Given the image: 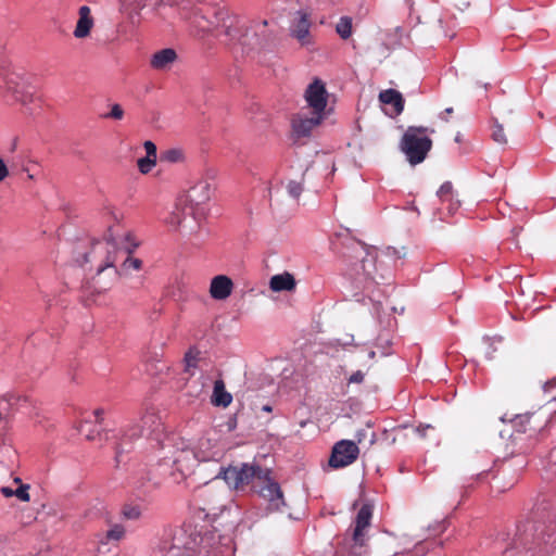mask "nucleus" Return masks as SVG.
Listing matches in <instances>:
<instances>
[{
	"mask_svg": "<svg viewBox=\"0 0 556 556\" xmlns=\"http://www.w3.org/2000/svg\"><path fill=\"white\" fill-rule=\"evenodd\" d=\"M304 190L303 179L300 181L290 180L287 184L288 194L293 199H299Z\"/></svg>",
	"mask_w": 556,
	"mask_h": 556,
	"instance_id": "nucleus-30",
	"label": "nucleus"
},
{
	"mask_svg": "<svg viewBox=\"0 0 556 556\" xmlns=\"http://www.w3.org/2000/svg\"><path fill=\"white\" fill-rule=\"evenodd\" d=\"M379 100L381 103L391 105L393 114L400 115L404 110V99L400 91L395 89L382 90L379 93Z\"/></svg>",
	"mask_w": 556,
	"mask_h": 556,
	"instance_id": "nucleus-20",
	"label": "nucleus"
},
{
	"mask_svg": "<svg viewBox=\"0 0 556 556\" xmlns=\"http://www.w3.org/2000/svg\"><path fill=\"white\" fill-rule=\"evenodd\" d=\"M176 60V51L172 48H165L152 54L150 65L155 71H167Z\"/></svg>",
	"mask_w": 556,
	"mask_h": 556,
	"instance_id": "nucleus-17",
	"label": "nucleus"
},
{
	"mask_svg": "<svg viewBox=\"0 0 556 556\" xmlns=\"http://www.w3.org/2000/svg\"><path fill=\"white\" fill-rule=\"evenodd\" d=\"M9 176V168L4 161L0 157V182Z\"/></svg>",
	"mask_w": 556,
	"mask_h": 556,
	"instance_id": "nucleus-43",
	"label": "nucleus"
},
{
	"mask_svg": "<svg viewBox=\"0 0 556 556\" xmlns=\"http://www.w3.org/2000/svg\"><path fill=\"white\" fill-rule=\"evenodd\" d=\"M375 264H376V257L369 253H367L366 257L362 260V267H363L365 275L368 276L372 280H376V276L368 268V265L375 267Z\"/></svg>",
	"mask_w": 556,
	"mask_h": 556,
	"instance_id": "nucleus-32",
	"label": "nucleus"
},
{
	"mask_svg": "<svg viewBox=\"0 0 556 556\" xmlns=\"http://www.w3.org/2000/svg\"><path fill=\"white\" fill-rule=\"evenodd\" d=\"M427 131L426 127L409 126L402 137L400 148L410 165L424 162L432 148Z\"/></svg>",
	"mask_w": 556,
	"mask_h": 556,
	"instance_id": "nucleus-4",
	"label": "nucleus"
},
{
	"mask_svg": "<svg viewBox=\"0 0 556 556\" xmlns=\"http://www.w3.org/2000/svg\"><path fill=\"white\" fill-rule=\"evenodd\" d=\"M191 24L198 28L199 33L216 29L217 36L225 37V42L229 46L254 49L262 45V38L256 34L250 22L237 15H231L224 10L216 11L214 20H208L202 14L201 10L197 9L191 18Z\"/></svg>",
	"mask_w": 556,
	"mask_h": 556,
	"instance_id": "nucleus-1",
	"label": "nucleus"
},
{
	"mask_svg": "<svg viewBox=\"0 0 556 556\" xmlns=\"http://www.w3.org/2000/svg\"><path fill=\"white\" fill-rule=\"evenodd\" d=\"M214 191L215 185L213 180L201 178L190 187L187 194L182 198L189 204L192 219L197 226L205 218L207 213L206 205L211 201Z\"/></svg>",
	"mask_w": 556,
	"mask_h": 556,
	"instance_id": "nucleus-7",
	"label": "nucleus"
},
{
	"mask_svg": "<svg viewBox=\"0 0 556 556\" xmlns=\"http://www.w3.org/2000/svg\"><path fill=\"white\" fill-rule=\"evenodd\" d=\"M364 379H365V372L362 371V370H356L355 372H353L349 379H348V382L351 384V383H356V384H359L362 382H364Z\"/></svg>",
	"mask_w": 556,
	"mask_h": 556,
	"instance_id": "nucleus-39",
	"label": "nucleus"
},
{
	"mask_svg": "<svg viewBox=\"0 0 556 556\" xmlns=\"http://www.w3.org/2000/svg\"><path fill=\"white\" fill-rule=\"evenodd\" d=\"M119 254H125V251L122 250L116 238L109 237L94 241L78 263L80 266L89 264L90 269L96 271L94 279L100 278L101 274L109 269L110 281L100 286L101 289H108L118 278L119 273L115 264L119 260Z\"/></svg>",
	"mask_w": 556,
	"mask_h": 556,
	"instance_id": "nucleus-2",
	"label": "nucleus"
},
{
	"mask_svg": "<svg viewBox=\"0 0 556 556\" xmlns=\"http://www.w3.org/2000/svg\"><path fill=\"white\" fill-rule=\"evenodd\" d=\"M268 473H270L268 468H262L255 463H243L240 467L222 468L215 479L222 478L231 490H239L254 479L258 482L261 479H266Z\"/></svg>",
	"mask_w": 556,
	"mask_h": 556,
	"instance_id": "nucleus-5",
	"label": "nucleus"
},
{
	"mask_svg": "<svg viewBox=\"0 0 556 556\" xmlns=\"http://www.w3.org/2000/svg\"><path fill=\"white\" fill-rule=\"evenodd\" d=\"M429 530L432 531L433 535L444 532L446 530V520L435 521L429 526Z\"/></svg>",
	"mask_w": 556,
	"mask_h": 556,
	"instance_id": "nucleus-38",
	"label": "nucleus"
},
{
	"mask_svg": "<svg viewBox=\"0 0 556 556\" xmlns=\"http://www.w3.org/2000/svg\"><path fill=\"white\" fill-rule=\"evenodd\" d=\"M311 27L309 15L303 11H298L289 27L290 36L303 47L312 46L314 45V38L311 34Z\"/></svg>",
	"mask_w": 556,
	"mask_h": 556,
	"instance_id": "nucleus-12",
	"label": "nucleus"
},
{
	"mask_svg": "<svg viewBox=\"0 0 556 556\" xmlns=\"http://www.w3.org/2000/svg\"><path fill=\"white\" fill-rule=\"evenodd\" d=\"M124 437L129 439L147 437L156 441L162 447L165 446V441H173V438L165 434L162 418L155 408H147L140 417L139 424L129 428Z\"/></svg>",
	"mask_w": 556,
	"mask_h": 556,
	"instance_id": "nucleus-6",
	"label": "nucleus"
},
{
	"mask_svg": "<svg viewBox=\"0 0 556 556\" xmlns=\"http://www.w3.org/2000/svg\"><path fill=\"white\" fill-rule=\"evenodd\" d=\"M492 139L498 144L507 143V138L504 132V128L497 122L494 123L493 128H492Z\"/></svg>",
	"mask_w": 556,
	"mask_h": 556,
	"instance_id": "nucleus-31",
	"label": "nucleus"
},
{
	"mask_svg": "<svg viewBox=\"0 0 556 556\" xmlns=\"http://www.w3.org/2000/svg\"><path fill=\"white\" fill-rule=\"evenodd\" d=\"M264 409L267 410V412H270V407L269 406H265Z\"/></svg>",
	"mask_w": 556,
	"mask_h": 556,
	"instance_id": "nucleus-51",
	"label": "nucleus"
},
{
	"mask_svg": "<svg viewBox=\"0 0 556 556\" xmlns=\"http://www.w3.org/2000/svg\"><path fill=\"white\" fill-rule=\"evenodd\" d=\"M296 287L295 278L292 274L285 271L274 275L269 279V288L274 292L293 291Z\"/></svg>",
	"mask_w": 556,
	"mask_h": 556,
	"instance_id": "nucleus-19",
	"label": "nucleus"
},
{
	"mask_svg": "<svg viewBox=\"0 0 556 556\" xmlns=\"http://www.w3.org/2000/svg\"><path fill=\"white\" fill-rule=\"evenodd\" d=\"M172 462L178 471L185 473L189 471L195 463L194 453L187 447L179 448L172 457Z\"/></svg>",
	"mask_w": 556,
	"mask_h": 556,
	"instance_id": "nucleus-18",
	"label": "nucleus"
},
{
	"mask_svg": "<svg viewBox=\"0 0 556 556\" xmlns=\"http://www.w3.org/2000/svg\"><path fill=\"white\" fill-rule=\"evenodd\" d=\"M235 289V283L227 275H217L211 279L208 293L215 301H225Z\"/></svg>",
	"mask_w": 556,
	"mask_h": 556,
	"instance_id": "nucleus-14",
	"label": "nucleus"
},
{
	"mask_svg": "<svg viewBox=\"0 0 556 556\" xmlns=\"http://www.w3.org/2000/svg\"><path fill=\"white\" fill-rule=\"evenodd\" d=\"M156 164V157L144 156L137 161L138 169L141 174H148Z\"/></svg>",
	"mask_w": 556,
	"mask_h": 556,
	"instance_id": "nucleus-29",
	"label": "nucleus"
},
{
	"mask_svg": "<svg viewBox=\"0 0 556 556\" xmlns=\"http://www.w3.org/2000/svg\"><path fill=\"white\" fill-rule=\"evenodd\" d=\"M125 528L122 525H113L105 533L106 542L121 541L125 536Z\"/></svg>",
	"mask_w": 556,
	"mask_h": 556,
	"instance_id": "nucleus-27",
	"label": "nucleus"
},
{
	"mask_svg": "<svg viewBox=\"0 0 556 556\" xmlns=\"http://www.w3.org/2000/svg\"><path fill=\"white\" fill-rule=\"evenodd\" d=\"M188 215H191L189 204L185 202L182 198H179L175 203L173 211L165 218V223L173 229L186 228L184 223Z\"/></svg>",
	"mask_w": 556,
	"mask_h": 556,
	"instance_id": "nucleus-15",
	"label": "nucleus"
},
{
	"mask_svg": "<svg viewBox=\"0 0 556 556\" xmlns=\"http://www.w3.org/2000/svg\"><path fill=\"white\" fill-rule=\"evenodd\" d=\"M129 442H126V441H123L122 443H116L115 445V460L117 464L121 463V457H122V454L124 451H126L124 448V446L128 445Z\"/></svg>",
	"mask_w": 556,
	"mask_h": 556,
	"instance_id": "nucleus-42",
	"label": "nucleus"
},
{
	"mask_svg": "<svg viewBox=\"0 0 556 556\" xmlns=\"http://www.w3.org/2000/svg\"><path fill=\"white\" fill-rule=\"evenodd\" d=\"M78 21L73 35L77 39L87 38L94 26V20L91 16V10L88 5H83L78 10Z\"/></svg>",
	"mask_w": 556,
	"mask_h": 556,
	"instance_id": "nucleus-16",
	"label": "nucleus"
},
{
	"mask_svg": "<svg viewBox=\"0 0 556 556\" xmlns=\"http://www.w3.org/2000/svg\"><path fill=\"white\" fill-rule=\"evenodd\" d=\"M359 454L358 445L351 440L338 441L331 451L329 466L339 469L353 464Z\"/></svg>",
	"mask_w": 556,
	"mask_h": 556,
	"instance_id": "nucleus-9",
	"label": "nucleus"
},
{
	"mask_svg": "<svg viewBox=\"0 0 556 556\" xmlns=\"http://www.w3.org/2000/svg\"><path fill=\"white\" fill-rule=\"evenodd\" d=\"M327 117L320 114L311 112V115L305 113H298L291 119V127L293 135L296 138L309 137L312 131L319 126Z\"/></svg>",
	"mask_w": 556,
	"mask_h": 556,
	"instance_id": "nucleus-13",
	"label": "nucleus"
},
{
	"mask_svg": "<svg viewBox=\"0 0 556 556\" xmlns=\"http://www.w3.org/2000/svg\"><path fill=\"white\" fill-rule=\"evenodd\" d=\"M444 113L445 114H452L453 113V108L445 109V111L441 114V118L446 121V118L443 116Z\"/></svg>",
	"mask_w": 556,
	"mask_h": 556,
	"instance_id": "nucleus-47",
	"label": "nucleus"
},
{
	"mask_svg": "<svg viewBox=\"0 0 556 556\" xmlns=\"http://www.w3.org/2000/svg\"><path fill=\"white\" fill-rule=\"evenodd\" d=\"M161 162H166L169 164L182 162L185 159L184 152L181 149L172 148L165 150L161 153Z\"/></svg>",
	"mask_w": 556,
	"mask_h": 556,
	"instance_id": "nucleus-23",
	"label": "nucleus"
},
{
	"mask_svg": "<svg viewBox=\"0 0 556 556\" xmlns=\"http://www.w3.org/2000/svg\"><path fill=\"white\" fill-rule=\"evenodd\" d=\"M28 490V484H21L16 490H14V496H16L22 502H29L30 496Z\"/></svg>",
	"mask_w": 556,
	"mask_h": 556,
	"instance_id": "nucleus-35",
	"label": "nucleus"
},
{
	"mask_svg": "<svg viewBox=\"0 0 556 556\" xmlns=\"http://www.w3.org/2000/svg\"><path fill=\"white\" fill-rule=\"evenodd\" d=\"M336 31L342 39H349L352 35V18L349 16L340 17Z\"/></svg>",
	"mask_w": 556,
	"mask_h": 556,
	"instance_id": "nucleus-24",
	"label": "nucleus"
},
{
	"mask_svg": "<svg viewBox=\"0 0 556 556\" xmlns=\"http://www.w3.org/2000/svg\"><path fill=\"white\" fill-rule=\"evenodd\" d=\"M429 428H430V426L418 427L417 431L420 433L421 437H424L426 434V430L429 429Z\"/></svg>",
	"mask_w": 556,
	"mask_h": 556,
	"instance_id": "nucleus-46",
	"label": "nucleus"
},
{
	"mask_svg": "<svg viewBox=\"0 0 556 556\" xmlns=\"http://www.w3.org/2000/svg\"><path fill=\"white\" fill-rule=\"evenodd\" d=\"M125 251V254H119V260H123L122 267L124 270L134 269L139 270L142 266V262L139 258H134L130 256L131 250L127 248H122Z\"/></svg>",
	"mask_w": 556,
	"mask_h": 556,
	"instance_id": "nucleus-22",
	"label": "nucleus"
},
{
	"mask_svg": "<svg viewBox=\"0 0 556 556\" xmlns=\"http://www.w3.org/2000/svg\"><path fill=\"white\" fill-rule=\"evenodd\" d=\"M304 100L312 112L326 117L328 116V91L321 79L314 78V80L306 87L304 91Z\"/></svg>",
	"mask_w": 556,
	"mask_h": 556,
	"instance_id": "nucleus-8",
	"label": "nucleus"
},
{
	"mask_svg": "<svg viewBox=\"0 0 556 556\" xmlns=\"http://www.w3.org/2000/svg\"><path fill=\"white\" fill-rule=\"evenodd\" d=\"M103 413H104V412H103V409H100V408L96 409V410H94V416H96V418H97V419H99V418H100V416H102V415H103Z\"/></svg>",
	"mask_w": 556,
	"mask_h": 556,
	"instance_id": "nucleus-48",
	"label": "nucleus"
},
{
	"mask_svg": "<svg viewBox=\"0 0 556 556\" xmlns=\"http://www.w3.org/2000/svg\"><path fill=\"white\" fill-rule=\"evenodd\" d=\"M439 199L442 203H445V201H452L454 195L453 192V186L450 181H445L440 189L437 192Z\"/></svg>",
	"mask_w": 556,
	"mask_h": 556,
	"instance_id": "nucleus-28",
	"label": "nucleus"
},
{
	"mask_svg": "<svg viewBox=\"0 0 556 556\" xmlns=\"http://www.w3.org/2000/svg\"><path fill=\"white\" fill-rule=\"evenodd\" d=\"M0 492L1 494L4 496V497H12L14 496V490H12L11 488L9 486H2L0 489Z\"/></svg>",
	"mask_w": 556,
	"mask_h": 556,
	"instance_id": "nucleus-44",
	"label": "nucleus"
},
{
	"mask_svg": "<svg viewBox=\"0 0 556 556\" xmlns=\"http://www.w3.org/2000/svg\"><path fill=\"white\" fill-rule=\"evenodd\" d=\"M543 391L549 400H556V377L545 382Z\"/></svg>",
	"mask_w": 556,
	"mask_h": 556,
	"instance_id": "nucleus-34",
	"label": "nucleus"
},
{
	"mask_svg": "<svg viewBox=\"0 0 556 556\" xmlns=\"http://www.w3.org/2000/svg\"><path fill=\"white\" fill-rule=\"evenodd\" d=\"M143 147H144V150H146V153H147L146 156H151V157H156L157 159V156H156V146L152 141H150V140L146 141L143 143Z\"/></svg>",
	"mask_w": 556,
	"mask_h": 556,
	"instance_id": "nucleus-41",
	"label": "nucleus"
},
{
	"mask_svg": "<svg viewBox=\"0 0 556 556\" xmlns=\"http://www.w3.org/2000/svg\"><path fill=\"white\" fill-rule=\"evenodd\" d=\"M141 515L142 511L139 505L126 504L122 508V517L126 520L136 521Z\"/></svg>",
	"mask_w": 556,
	"mask_h": 556,
	"instance_id": "nucleus-26",
	"label": "nucleus"
},
{
	"mask_svg": "<svg viewBox=\"0 0 556 556\" xmlns=\"http://www.w3.org/2000/svg\"><path fill=\"white\" fill-rule=\"evenodd\" d=\"M368 356H369L370 358H374V357L376 356L375 351H370V352H369V354H368Z\"/></svg>",
	"mask_w": 556,
	"mask_h": 556,
	"instance_id": "nucleus-49",
	"label": "nucleus"
},
{
	"mask_svg": "<svg viewBox=\"0 0 556 556\" xmlns=\"http://www.w3.org/2000/svg\"><path fill=\"white\" fill-rule=\"evenodd\" d=\"M5 90L12 94L13 99L23 105L34 102L33 88L17 74H9L4 78Z\"/></svg>",
	"mask_w": 556,
	"mask_h": 556,
	"instance_id": "nucleus-11",
	"label": "nucleus"
},
{
	"mask_svg": "<svg viewBox=\"0 0 556 556\" xmlns=\"http://www.w3.org/2000/svg\"><path fill=\"white\" fill-rule=\"evenodd\" d=\"M186 362L188 366H193L195 363V358L191 357L189 354L186 355Z\"/></svg>",
	"mask_w": 556,
	"mask_h": 556,
	"instance_id": "nucleus-45",
	"label": "nucleus"
},
{
	"mask_svg": "<svg viewBox=\"0 0 556 556\" xmlns=\"http://www.w3.org/2000/svg\"><path fill=\"white\" fill-rule=\"evenodd\" d=\"M123 5L130 10H139L146 5L149 0H121Z\"/></svg>",
	"mask_w": 556,
	"mask_h": 556,
	"instance_id": "nucleus-36",
	"label": "nucleus"
},
{
	"mask_svg": "<svg viewBox=\"0 0 556 556\" xmlns=\"http://www.w3.org/2000/svg\"><path fill=\"white\" fill-rule=\"evenodd\" d=\"M14 482H15V483H21V479H20V478H15V479H14Z\"/></svg>",
	"mask_w": 556,
	"mask_h": 556,
	"instance_id": "nucleus-50",
	"label": "nucleus"
},
{
	"mask_svg": "<svg viewBox=\"0 0 556 556\" xmlns=\"http://www.w3.org/2000/svg\"><path fill=\"white\" fill-rule=\"evenodd\" d=\"M372 511V505L364 504L357 511L352 527L343 535L342 548L351 556H366L368 553Z\"/></svg>",
	"mask_w": 556,
	"mask_h": 556,
	"instance_id": "nucleus-3",
	"label": "nucleus"
},
{
	"mask_svg": "<svg viewBox=\"0 0 556 556\" xmlns=\"http://www.w3.org/2000/svg\"><path fill=\"white\" fill-rule=\"evenodd\" d=\"M444 204H446V210L450 215L455 214L460 205L459 201L457 199H455V197L453 198L452 201H445Z\"/></svg>",
	"mask_w": 556,
	"mask_h": 556,
	"instance_id": "nucleus-40",
	"label": "nucleus"
},
{
	"mask_svg": "<svg viewBox=\"0 0 556 556\" xmlns=\"http://www.w3.org/2000/svg\"><path fill=\"white\" fill-rule=\"evenodd\" d=\"M262 483L257 488V493L261 497L267 501V509L270 511H279L286 506L282 490L277 481L271 478V472L266 476V479H261Z\"/></svg>",
	"mask_w": 556,
	"mask_h": 556,
	"instance_id": "nucleus-10",
	"label": "nucleus"
},
{
	"mask_svg": "<svg viewBox=\"0 0 556 556\" xmlns=\"http://www.w3.org/2000/svg\"><path fill=\"white\" fill-rule=\"evenodd\" d=\"M124 116V110L122 106L117 103L113 104L111 106L110 113L105 115V117L113 118V119H122Z\"/></svg>",
	"mask_w": 556,
	"mask_h": 556,
	"instance_id": "nucleus-37",
	"label": "nucleus"
},
{
	"mask_svg": "<svg viewBox=\"0 0 556 556\" xmlns=\"http://www.w3.org/2000/svg\"><path fill=\"white\" fill-rule=\"evenodd\" d=\"M534 417V414H525V415H519L517 416L516 418V424L517 425H520V426H523V425H529V427L525 428L523 431H535L536 430V427H533L530 425L531 422V419Z\"/></svg>",
	"mask_w": 556,
	"mask_h": 556,
	"instance_id": "nucleus-33",
	"label": "nucleus"
},
{
	"mask_svg": "<svg viewBox=\"0 0 556 556\" xmlns=\"http://www.w3.org/2000/svg\"><path fill=\"white\" fill-rule=\"evenodd\" d=\"M154 556H182V551L177 545L164 542L154 551Z\"/></svg>",
	"mask_w": 556,
	"mask_h": 556,
	"instance_id": "nucleus-25",
	"label": "nucleus"
},
{
	"mask_svg": "<svg viewBox=\"0 0 556 556\" xmlns=\"http://www.w3.org/2000/svg\"><path fill=\"white\" fill-rule=\"evenodd\" d=\"M232 401V396L226 391L223 380L214 382L212 403L216 406L227 407Z\"/></svg>",
	"mask_w": 556,
	"mask_h": 556,
	"instance_id": "nucleus-21",
	"label": "nucleus"
}]
</instances>
